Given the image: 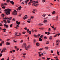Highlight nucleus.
<instances>
[{
    "mask_svg": "<svg viewBox=\"0 0 60 60\" xmlns=\"http://www.w3.org/2000/svg\"><path fill=\"white\" fill-rule=\"evenodd\" d=\"M4 11H6L5 12V14L6 15H9L11 12H10L11 11V9L9 8L6 9L4 10Z\"/></svg>",
    "mask_w": 60,
    "mask_h": 60,
    "instance_id": "f257e3e1",
    "label": "nucleus"
},
{
    "mask_svg": "<svg viewBox=\"0 0 60 60\" xmlns=\"http://www.w3.org/2000/svg\"><path fill=\"white\" fill-rule=\"evenodd\" d=\"M17 11L16 10H14V12L12 13L13 15H17Z\"/></svg>",
    "mask_w": 60,
    "mask_h": 60,
    "instance_id": "f03ea898",
    "label": "nucleus"
},
{
    "mask_svg": "<svg viewBox=\"0 0 60 60\" xmlns=\"http://www.w3.org/2000/svg\"><path fill=\"white\" fill-rule=\"evenodd\" d=\"M37 11V10L36 9H34L33 10V11L32 12H33V13H35V12H36Z\"/></svg>",
    "mask_w": 60,
    "mask_h": 60,
    "instance_id": "7ed1b4c3",
    "label": "nucleus"
},
{
    "mask_svg": "<svg viewBox=\"0 0 60 60\" xmlns=\"http://www.w3.org/2000/svg\"><path fill=\"white\" fill-rule=\"evenodd\" d=\"M29 46H26L25 47V49H26V50H27L28 49V48H29Z\"/></svg>",
    "mask_w": 60,
    "mask_h": 60,
    "instance_id": "20e7f679",
    "label": "nucleus"
},
{
    "mask_svg": "<svg viewBox=\"0 0 60 60\" xmlns=\"http://www.w3.org/2000/svg\"><path fill=\"white\" fill-rule=\"evenodd\" d=\"M33 2V1H32V0H30V2L28 4V5H30V4H31Z\"/></svg>",
    "mask_w": 60,
    "mask_h": 60,
    "instance_id": "39448f33",
    "label": "nucleus"
},
{
    "mask_svg": "<svg viewBox=\"0 0 60 60\" xmlns=\"http://www.w3.org/2000/svg\"><path fill=\"white\" fill-rule=\"evenodd\" d=\"M32 1H33L34 3H35V4H37V3H39V2L38 1H35L34 0H32Z\"/></svg>",
    "mask_w": 60,
    "mask_h": 60,
    "instance_id": "423d86ee",
    "label": "nucleus"
},
{
    "mask_svg": "<svg viewBox=\"0 0 60 60\" xmlns=\"http://www.w3.org/2000/svg\"><path fill=\"white\" fill-rule=\"evenodd\" d=\"M4 27H5V26H6V28H8V25H6V24H4Z\"/></svg>",
    "mask_w": 60,
    "mask_h": 60,
    "instance_id": "0eeeda50",
    "label": "nucleus"
},
{
    "mask_svg": "<svg viewBox=\"0 0 60 60\" xmlns=\"http://www.w3.org/2000/svg\"><path fill=\"white\" fill-rule=\"evenodd\" d=\"M10 3L11 4H12L13 5L14 4V2L12 1H10Z\"/></svg>",
    "mask_w": 60,
    "mask_h": 60,
    "instance_id": "6e6552de",
    "label": "nucleus"
},
{
    "mask_svg": "<svg viewBox=\"0 0 60 60\" xmlns=\"http://www.w3.org/2000/svg\"><path fill=\"white\" fill-rule=\"evenodd\" d=\"M36 45L37 46H40V44L38 42H37L36 44Z\"/></svg>",
    "mask_w": 60,
    "mask_h": 60,
    "instance_id": "1a4fd4ad",
    "label": "nucleus"
},
{
    "mask_svg": "<svg viewBox=\"0 0 60 60\" xmlns=\"http://www.w3.org/2000/svg\"><path fill=\"white\" fill-rule=\"evenodd\" d=\"M36 39H34L33 40V42L35 44L36 43Z\"/></svg>",
    "mask_w": 60,
    "mask_h": 60,
    "instance_id": "9d476101",
    "label": "nucleus"
},
{
    "mask_svg": "<svg viewBox=\"0 0 60 60\" xmlns=\"http://www.w3.org/2000/svg\"><path fill=\"white\" fill-rule=\"evenodd\" d=\"M16 23L17 24V25H19L20 24V22H19L18 21H16Z\"/></svg>",
    "mask_w": 60,
    "mask_h": 60,
    "instance_id": "9b49d317",
    "label": "nucleus"
},
{
    "mask_svg": "<svg viewBox=\"0 0 60 60\" xmlns=\"http://www.w3.org/2000/svg\"><path fill=\"white\" fill-rule=\"evenodd\" d=\"M58 16H57L56 18V21H58Z\"/></svg>",
    "mask_w": 60,
    "mask_h": 60,
    "instance_id": "f8f14e48",
    "label": "nucleus"
},
{
    "mask_svg": "<svg viewBox=\"0 0 60 60\" xmlns=\"http://www.w3.org/2000/svg\"><path fill=\"white\" fill-rule=\"evenodd\" d=\"M27 16L26 15L25 16H24V18H23L24 19H27Z\"/></svg>",
    "mask_w": 60,
    "mask_h": 60,
    "instance_id": "ddd939ff",
    "label": "nucleus"
},
{
    "mask_svg": "<svg viewBox=\"0 0 60 60\" xmlns=\"http://www.w3.org/2000/svg\"><path fill=\"white\" fill-rule=\"evenodd\" d=\"M26 43L23 44L22 46V47H25V46H26Z\"/></svg>",
    "mask_w": 60,
    "mask_h": 60,
    "instance_id": "4468645a",
    "label": "nucleus"
},
{
    "mask_svg": "<svg viewBox=\"0 0 60 60\" xmlns=\"http://www.w3.org/2000/svg\"><path fill=\"white\" fill-rule=\"evenodd\" d=\"M1 7H3V6H4V3H2L1 4Z\"/></svg>",
    "mask_w": 60,
    "mask_h": 60,
    "instance_id": "2eb2a0df",
    "label": "nucleus"
},
{
    "mask_svg": "<svg viewBox=\"0 0 60 60\" xmlns=\"http://www.w3.org/2000/svg\"><path fill=\"white\" fill-rule=\"evenodd\" d=\"M22 8V7H21V6H20L19 7H18V9L19 10H21V9Z\"/></svg>",
    "mask_w": 60,
    "mask_h": 60,
    "instance_id": "dca6fc26",
    "label": "nucleus"
},
{
    "mask_svg": "<svg viewBox=\"0 0 60 60\" xmlns=\"http://www.w3.org/2000/svg\"><path fill=\"white\" fill-rule=\"evenodd\" d=\"M6 49V48H4L3 49V50L4 52H5V50Z\"/></svg>",
    "mask_w": 60,
    "mask_h": 60,
    "instance_id": "f3484780",
    "label": "nucleus"
},
{
    "mask_svg": "<svg viewBox=\"0 0 60 60\" xmlns=\"http://www.w3.org/2000/svg\"><path fill=\"white\" fill-rule=\"evenodd\" d=\"M4 23H5V24H7V23L6 22V20H4Z\"/></svg>",
    "mask_w": 60,
    "mask_h": 60,
    "instance_id": "a211bd4d",
    "label": "nucleus"
},
{
    "mask_svg": "<svg viewBox=\"0 0 60 60\" xmlns=\"http://www.w3.org/2000/svg\"><path fill=\"white\" fill-rule=\"evenodd\" d=\"M7 22L8 23H10V20H9L7 21Z\"/></svg>",
    "mask_w": 60,
    "mask_h": 60,
    "instance_id": "6ab92c4d",
    "label": "nucleus"
},
{
    "mask_svg": "<svg viewBox=\"0 0 60 60\" xmlns=\"http://www.w3.org/2000/svg\"><path fill=\"white\" fill-rule=\"evenodd\" d=\"M56 43H57V42H60V40H56Z\"/></svg>",
    "mask_w": 60,
    "mask_h": 60,
    "instance_id": "aec40b11",
    "label": "nucleus"
},
{
    "mask_svg": "<svg viewBox=\"0 0 60 60\" xmlns=\"http://www.w3.org/2000/svg\"><path fill=\"white\" fill-rule=\"evenodd\" d=\"M4 16H5L4 14H2L1 15V16H2V17H4Z\"/></svg>",
    "mask_w": 60,
    "mask_h": 60,
    "instance_id": "412c9836",
    "label": "nucleus"
},
{
    "mask_svg": "<svg viewBox=\"0 0 60 60\" xmlns=\"http://www.w3.org/2000/svg\"><path fill=\"white\" fill-rule=\"evenodd\" d=\"M44 22L45 23H46L47 22H48V21H47V20H45L44 21Z\"/></svg>",
    "mask_w": 60,
    "mask_h": 60,
    "instance_id": "4be33fe9",
    "label": "nucleus"
},
{
    "mask_svg": "<svg viewBox=\"0 0 60 60\" xmlns=\"http://www.w3.org/2000/svg\"><path fill=\"white\" fill-rule=\"evenodd\" d=\"M12 49H11L10 50V53H12Z\"/></svg>",
    "mask_w": 60,
    "mask_h": 60,
    "instance_id": "5701e85b",
    "label": "nucleus"
},
{
    "mask_svg": "<svg viewBox=\"0 0 60 60\" xmlns=\"http://www.w3.org/2000/svg\"><path fill=\"white\" fill-rule=\"evenodd\" d=\"M52 13L53 14H55V11H54L52 12Z\"/></svg>",
    "mask_w": 60,
    "mask_h": 60,
    "instance_id": "b1692460",
    "label": "nucleus"
},
{
    "mask_svg": "<svg viewBox=\"0 0 60 60\" xmlns=\"http://www.w3.org/2000/svg\"><path fill=\"white\" fill-rule=\"evenodd\" d=\"M57 54L58 55H59V52L57 50Z\"/></svg>",
    "mask_w": 60,
    "mask_h": 60,
    "instance_id": "393cba45",
    "label": "nucleus"
},
{
    "mask_svg": "<svg viewBox=\"0 0 60 60\" xmlns=\"http://www.w3.org/2000/svg\"><path fill=\"white\" fill-rule=\"evenodd\" d=\"M33 18H34V16H31L30 17V19H33Z\"/></svg>",
    "mask_w": 60,
    "mask_h": 60,
    "instance_id": "a878e982",
    "label": "nucleus"
},
{
    "mask_svg": "<svg viewBox=\"0 0 60 60\" xmlns=\"http://www.w3.org/2000/svg\"><path fill=\"white\" fill-rule=\"evenodd\" d=\"M39 41H42V39L41 38H39Z\"/></svg>",
    "mask_w": 60,
    "mask_h": 60,
    "instance_id": "bb28decb",
    "label": "nucleus"
},
{
    "mask_svg": "<svg viewBox=\"0 0 60 60\" xmlns=\"http://www.w3.org/2000/svg\"><path fill=\"white\" fill-rule=\"evenodd\" d=\"M45 16H46V14H43L42 15V16L43 17H45Z\"/></svg>",
    "mask_w": 60,
    "mask_h": 60,
    "instance_id": "cd10ccee",
    "label": "nucleus"
},
{
    "mask_svg": "<svg viewBox=\"0 0 60 60\" xmlns=\"http://www.w3.org/2000/svg\"><path fill=\"white\" fill-rule=\"evenodd\" d=\"M6 45H10V43H9L8 42H7L6 43Z\"/></svg>",
    "mask_w": 60,
    "mask_h": 60,
    "instance_id": "c85d7f7f",
    "label": "nucleus"
},
{
    "mask_svg": "<svg viewBox=\"0 0 60 60\" xmlns=\"http://www.w3.org/2000/svg\"><path fill=\"white\" fill-rule=\"evenodd\" d=\"M44 39H45V40H46V39H47V37H46V36H45L44 37Z\"/></svg>",
    "mask_w": 60,
    "mask_h": 60,
    "instance_id": "c756f323",
    "label": "nucleus"
},
{
    "mask_svg": "<svg viewBox=\"0 0 60 60\" xmlns=\"http://www.w3.org/2000/svg\"><path fill=\"white\" fill-rule=\"evenodd\" d=\"M49 39L50 40H51V39H52V36L50 37H49Z\"/></svg>",
    "mask_w": 60,
    "mask_h": 60,
    "instance_id": "7c9ffc66",
    "label": "nucleus"
},
{
    "mask_svg": "<svg viewBox=\"0 0 60 60\" xmlns=\"http://www.w3.org/2000/svg\"><path fill=\"white\" fill-rule=\"evenodd\" d=\"M34 36L35 37L37 38V35H36L34 34Z\"/></svg>",
    "mask_w": 60,
    "mask_h": 60,
    "instance_id": "2f4dec72",
    "label": "nucleus"
},
{
    "mask_svg": "<svg viewBox=\"0 0 60 60\" xmlns=\"http://www.w3.org/2000/svg\"><path fill=\"white\" fill-rule=\"evenodd\" d=\"M8 19H10V20L12 19V17H10L9 18H8Z\"/></svg>",
    "mask_w": 60,
    "mask_h": 60,
    "instance_id": "473e14b6",
    "label": "nucleus"
},
{
    "mask_svg": "<svg viewBox=\"0 0 60 60\" xmlns=\"http://www.w3.org/2000/svg\"><path fill=\"white\" fill-rule=\"evenodd\" d=\"M46 43L47 44H49V42L47 41L46 42Z\"/></svg>",
    "mask_w": 60,
    "mask_h": 60,
    "instance_id": "72a5a7b5",
    "label": "nucleus"
},
{
    "mask_svg": "<svg viewBox=\"0 0 60 60\" xmlns=\"http://www.w3.org/2000/svg\"><path fill=\"white\" fill-rule=\"evenodd\" d=\"M41 35V34H39L37 35V36L38 37H39Z\"/></svg>",
    "mask_w": 60,
    "mask_h": 60,
    "instance_id": "f704fd0d",
    "label": "nucleus"
},
{
    "mask_svg": "<svg viewBox=\"0 0 60 60\" xmlns=\"http://www.w3.org/2000/svg\"><path fill=\"white\" fill-rule=\"evenodd\" d=\"M50 59V58L47 57V60H49V59Z\"/></svg>",
    "mask_w": 60,
    "mask_h": 60,
    "instance_id": "c9c22d12",
    "label": "nucleus"
},
{
    "mask_svg": "<svg viewBox=\"0 0 60 60\" xmlns=\"http://www.w3.org/2000/svg\"><path fill=\"white\" fill-rule=\"evenodd\" d=\"M3 19H8V18H7L6 17H4Z\"/></svg>",
    "mask_w": 60,
    "mask_h": 60,
    "instance_id": "e433bc0d",
    "label": "nucleus"
},
{
    "mask_svg": "<svg viewBox=\"0 0 60 60\" xmlns=\"http://www.w3.org/2000/svg\"><path fill=\"white\" fill-rule=\"evenodd\" d=\"M10 0H7L6 1V2H7V3H9L10 2Z\"/></svg>",
    "mask_w": 60,
    "mask_h": 60,
    "instance_id": "4c0bfd02",
    "label": "nucleus"
},
{
    "mask_svg": "<svg viewBox=\"0 0 60 60\" xmlns=\"http://www.w3.org/2000/svg\"><path fill=\"white\" fill-rule=\"evenodd\" d=\"M12 24H11L10 25V27H12Z\"/></svg>",
    "mask_w": 60,
    "mask_h": 60,
    "instance_id": "58836bf2",
    "label": "nucleus"
},
{
    "mask_svg": "<svg viewBox=\"0 0 60 60\" xmlns=\"http://www.w3.org/2000/svg\"><path fill=\"white\" fill-rule=\"evenodd\" d=\"M28 33L29 34H31V32L30 31H29Z\"/></svg>",
    "mask_w": 60,
    "mask_h": 60,
    "instance_id": "ea45409f",
    "label": "nucleus"
},
{
    "mask_svg": "<svg viewBox=\"0 0 60 60\" xmlns=\"http://www.w3.org/2000/svg\"><path fill=\"white\" fill-rule=\"evenodd\" d=\"M22 33L23 34H26V32L24 31L22 32Z\"/></svg>",
    "mask_w": 60,
    "mask_h": 60,
    "instance_id": "a19ab883",
    "label": "nucleus"
},
{
    "mask_svg": "<svg viewBox=\"0 0 60 60\" xmlns=\"http://www.w3.org/2000/svg\"><path fill=\"white\" fill-rule=\"evenodd\" d=\"M24 29L25 30H27V28L26 27H25L24 28Z\"/></svg>",
    "mask_w": 60,
    "mask_h": 60,
    "instance_id": "79ce46f5",
    "label": "nucleus"
},
{
    "mask_svg": "<svg viewBox=\"0 0 60 60\" xmlns=\"http://www.w3.org/2000/svg\"><path fill=\"white\" fill-rule=\"evenodd\" d=\"M43 35H41V36H40V38H42V37H43Z\"/></svg>",
    "mask_w": 60,
    "mask_h": 60,
    "instance_id": "37998d69",
    "label": "nucleus"
},
{
    "mask_svg": "<svg viewBox=\"0 0 60 60\" xmlns=\"http://www.w3.org/2000/svg\"><path fill=\"white\" fill-rule=\"evenodd\" d=\"M25 2L26 4H27V0L26 1L25 0Z\"/></svg>",
    "mask_w": 60,
    "mask_h": 60,
    "instance_id": "c03bdc74",
    "label": "nucleus"
},
{
    "mask_svg": "<svg viewBox=\"0 0 60 60\" xmlns=\"http://www.w3.org/2000/svg\"><path fill=\"white\" fill-rule=\"evenodd\" d=\"M5 6H3L2 7V9H5Z\"/></svg>",
    "mask_w": 60,
    "mask_h": 60,
    "instance_id": "a18cd8bd",
    "label": "nucleus"
},
{
    "mask_svg": "<svg viewBox=\"0 0 60 60\" xmlns=\"http://www.w3.org/2000/svg\"><path fill=\"white\" fill-rule=\"evenodd\" d=\"M56 27H55L54 28V31H55L56 30Z\"/></svg>",
    "mask_w": 60,
    "mask_h": 60,
    "instance_id": "49530a36",
    "label": "nucleus"
},
{
    "mask_svg": "<svg viewBox=\"0 0 60 60\" xmlns=\"http://www.w3.org/2000/svg\"><path fill=\"white\" fill-rule=\"evenodd\" d=\"M34 4H35V3H33L32 4V6H35Z\"/></svg>",
    "mask_w": 60,
    "mask_h": 60,
    "instance_id": "de8ad7c7",
    "label": "nucleus"
},
{
    "mask_svg": "<svg viewBox=\"0 0 60 60\" xmlns=\"http://www.w3.org/2000/svg\"><path fill=\"white\" fill-rule=\"evenodd\" d=\"M48 30L49 31H51V29H50V28H49V29Z\"/></svg>",
    "mask_w": 60,
    "mask_h": 60,
    "instance_id": "09e8293b",
    "label": "nucleus"
},
{
    "mask_svg": "<svg viewBox=\"0 0 60 60\" xmlns=\"http://www.w3.org/2000/svg\"><path fill=\"white\" fill-rule=\"evenodd\" d=\"M34 31L35 32H37V30H35Z\"/></svg>",
    "mask_w": 60,
    "mask_h": 60,
    "instance_id": "8fccbe9b",
    "label": "nucleus"
},
{
    "mask_svg": "<svg viewBox=\"0 0 60 60\" xmlns=\"http://www.w3.org/2000/svg\"><path fill=\"white\" fill-rule=\"evenodd\" d=\"M51 53H53V50H51Z\"/></svg>",
    "mask_w": 60,
    "mask_h": 60,
    "instance_id": "3c124183",
    "label": "nucleus"
},
{
    "mask_svg": "<svg viewBox=\"0 0 60 60\" xmlns=\"http://www.w3.org/2000/svg\"><path fill=\"white\" fill-rule=\"evenodd\" d=\"M36 7H37L39 5V4H37L36 5Z\"/></svg>",
    "mask_w": 60,
    "mask_h": 60,
    "instance_id": "603ef678",
    "label": "nucleus"
},
{
    "mask_svg": "<svg viewBox=\"0 0 60 60\" xmlns=\"http://www.w3.org/2000/svg\"><path fill=\"white\" fill-rule=\"evenodd\" d=\"M26 55V53H24L23 54V56H25Z\"/></svg>",
    "mask_w": 60,
    "mask_h": 60,
    "instance_id": "864d4df0",
    "label": "nucleus"
},
{
    "mask_svg": "<svg viewBox=\"0 0 60 60\" xmlns=\"http://www.w3.org/2000/svg\"><path fill=\"white\" fill-rule=\"evenodd\" d=\"M39 25H40V26H41V25H43V24L41 23H39Z\"/></svg>",
    "mask_w": 60,
    "mask_h": 60,
    "instance_id": "5fc2aeb1",
    "label": "nucleus"
},
{
    "mask_svg": "<svg viewBox=\"0 0 60 60\" xmlns=\"http://www.w3.org/2000/svg\"><path fill=\"white\" fill-rule=\"evenodd\" d=\"M32 33H34V30L32 29Z\"/></svg>",
    "mask_w": 60,
    "mask_h": 60,
    "instance_id": "6e6d98bb",
    "label": "nucleus"
},
{
    "mask_svg": "<svg viewBox=\"0 0 60 60\" xmlns=\"http://www.w3.org/2000/svg\"><path fill=\"white\" fill-rule=\"evenodd\" d=\"M2 56V54L0 53V57H1V56Z\"/></svg>",
    "mask_w": 60,
    "mask_h": 60,
    "instance_id": "4d7b16f0",
    "label": "nucleus"
},
{
    "mask_svg": "<svg viewBox=\"0 0 60 60\" xmlns=\"http://www.w3.org/2000/svg\"><path fill=\"white\" fill-rule=\"evenodd\" d=\"M24 3H25V2H22L21 4H24Z\"/></svg>",
    "mask_w": 60,
    "mask_h": 60,
    "instance_id": "13d9d810",
    "label": "nucleus"
},
{
    "mask_svg": "<svg viewBox=\"0 0 60 60\" xmlns=\"http://www.w3.org/2000/svg\"><path fill=\"white\" fill-rule=\"evenodd\" d=\"M56 34L57 35H58V36H59V35L60 34V33H59V34Z\"/></svg>",
    "mask_w": 60,
    "mask_h": 60,
    "instance_id": "bf43d9fd",
    "label": "nucleus"
},
{
    "mask_svg": "<svg viewBox=\"0 0 60 60\" xmlns=\"http://www.w3.org/2000/svg\"><path fill=\"white\" fill-rule=\"evenodd\" d=\"M3 52H4V51L3 50H2L1 52H0L1 53H3Z\"/></svg>",
    "mask_w": 60,
    "mask_h": 60,
    "instance_id": "052dcab7",
    "label": "nucleus"
},
{
    "mask_svg": "<svg viewBox=\"0 0 60 60\" xmlns=\"http://www.w3.org/2000/svg\"><path fill=\"white\" fill-rule=\"evenodd\" d=\"M4 4V5H7V4H7L5 3Z\"/></svg>",
    "mask_w": 60,
    "mask_h": 60,
    "instance_id": "680f3d73",
    "label": "nucleus"
},
{
    "mask_svg": "<svg viewBox=\"0 0 60 60\" xmlns=\"http://www.w3.org/2000/svg\"><path fill=\"white\" fill-rule=\"evenodd\" d=\"M2 41L1 42V43H4V41Z\"/></svg>",
    "mask_w": 60,
    "mask_h": 60,
    "instance_id": "e2e57ef3",
    "label": "nucleus"
},
{
    "mask_svg": "<svg viewBox=\"0 0 60 60\" xmlns=\"http://www.w3.org/2000/svg\"><path fill=\"white\" fill-rule=\"evenodd\" d=\"M27 22H28V23H30V22H30L29 21H27Z\"/></svg>",
    "mask_w": 60,
    "mask_h": 60,
    "instance_id": "0e129e2a",
    "label": "nucleus"
},
{
    "mask_svg": "<svg viewBox=\"0 0 60 60\" xmlns=\"http://www.w3.org/2000/svg\"><path fill=\"white\" fill-rule=\"evenodd\" d=\"M12 20L13 21H15V19H14V18H13L12 19Z\"/></svg>",
    "mask_w": 60,
    "mask_h": 60,
    "instance_id": "69168bd1",
    "label": "nucleus"
},
{
    "mask_svg": "<svg viewBox=\"0 0 60 60\" xmlns=\"http://www.w3.org/2000/svg\"><path fill=\"white\" fill-rule=\"evenodd\" d=\"M42 59H45V58L44 57H43L42 58Z\"/></svg>",
    "mask_w": 60,
    "mask_h": 60,
    "instance_id": "338daca9",
    "label": "nucleus"
},
{
    "mask_svg": "<svg viewBox=\"0 0 60 60\" xmlns=\"http://www.w3.org/2000/svg\"><path fill=\"white\" fill-rule=\"evenodd\" d=\"M45 34H48V32H45Z\"/></svg>",
    "mask_w": 60,
    "mask_h": 60,
    "instance_id": "774afa93",
    "label": "nucleus"
}]
</instances>
